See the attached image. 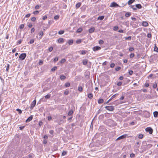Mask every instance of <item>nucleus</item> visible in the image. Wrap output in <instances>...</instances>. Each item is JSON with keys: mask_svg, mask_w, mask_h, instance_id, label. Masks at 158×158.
Segmentation results:
<instances>
[{"mask_svg": "<svg viewBox=\"0 0 158 158\" xmlns=\"http://www.w3.org/2000/svg\"><path fill=\"white\" fill-rule=\"evenodd\" d=\"M26 56V53H23L20 54L19 56V58L21 60H24Z\"/></svg>", "mask_w": 158, "mask_h": 158, "instance_id": "obj_1", "label": "nucleus"}, {"mask_svg": "<svg viewBox=\"0 0 158 158\" xmlns=\"http://www.w3.org/2000/svg\"><path fill=\"white\" fill-rule=\"evenodd\" d=\"M105 108L107 110L110 111H112L114 109V107L113 106H106L105 107Z\"/></svg>", "mask_w": 158, "mask_h": 158, "instance_id": "obj_2", "label": "nucleus"}, {"mask_svg": "<svg viewBox=\"0 0 158 158\" xmlns=\"http://www.w3.org/2000/svg\"><path fill=\"white\" fill-rule=\"evenodd\" d=\"M145 131L148 132L150 134H152L153 132L152 129L150 127H148L146 128Z\"/></svg>", "mask_w": 158, "mask_h": 158, "instance_id": "obj_3", "label": "nucleus"}, {"mask_svg": "<svg viewBox=\"0 0 158 158\" xmlns=\"http://www.w3.org/2000/svg\"><path fill=\"white\" fill-rule=\"evenodd\" d=\"M127 135L126 134L123 135L119 136L118 138H117L116 139V140H118L124 139V138H126L127 137Z\"/></svg>", "mask_w": 158, "mask_h": 158, "instance_id": "obj_4", "label": "nucleus"}, {"mask_svg": "<svg viewBox=\"0 0 158 158\" xmlns=\"http://www.w3.org/2000/svg\"><path fill=\"white\" fill-rule=\"evenodd\" d=\"M118 94H116L114 95H113L111 98L109 99L106 103V104L108 103L113 98H114L116 96L118 95Z\"/></svg>", "mask_w": 158, "mask_h": 158, "instance_id": "obj_5", "label": "nucleus"}, {"mask_svg": "<svg viewBox=\"0 0 158 158\" xmlns=\"http://www.w3.org/2000/svg\"><path fill=\"white\" fill-rule=\"evenodd\" d=\"M119 6V5L118 4L114 2L111 3L110 5V7H117Z\"/></svg>", "mask_w": 158, "mask_h": 158, "instance_id": "obj_6", "label": "nucleus"}, {"mask_svg": "<svg viewBox=\"0 0 158 158\" xmlns=\"http://www.w3.org/2000/svg\"><path fill=\"white\" fill-rule=\"evenodd\" d=\"M36 101L35 100H34L32 102L31 104V108L32 109L36 104Z\"/></svg>", "mask_w": 158, "mask_h": 158, "instance_id": "obj_7", "label": "nucleus"}, {"mask_svg": "<svg viewBox=\"0 0 158 158\" xmlns=\"http://www.w3.org/2000/svg\"><path fill=\"white\" fill-rule=\"evenodd\" d=\"M142 25L144 27H147L148 26V24L146 21H143L142 23Z\"/></svg>", "mask_w": 158, "mask_h": 158, "instance_id": "obj_8", "label": "nucleus"}, {"mask_svg": "<svg viewBox=\"0 0 158 158\" xmlns=\"http://www.w3.org/2000/svg\"><path fill=\"white\" fill-rule=\"evenodd\" d=\"M101 49V48L99 46L94 47L93 48V49L94 51H96Z\"/></svg>", "mask_w": 158, "mask_h": 158, "instance_id": "obj_9", "label": "nucleus"}, {"mask_svg": "<svg viewBox=\"0 0 158 158\" xmlns=\"http://www.w3.org/2000/svg\"><path fill=\"white\" fill-rule=\"evenodd\" d=\"M38 34L40 39H41L44 35V33L42 31H41Z\"/></svg>", "mask_w": 158, "mask_h": 158, "instance_id": "obj_10", "label": "nucleus"}, {"mask_svg": "<svg viewBox=\"0 0 158 158\" xmlns=\"http://www.w3.org/2000/svg\"><path fill=\"white\" fill-rule=\"evenodd\" d=\"M95 28L94 27H92L90 28L89 29V33H92L94 31Z\"/></svg>", "mask_w": 158, "mask_h": 158, "instance_id": "obj_11", "label": "nucleus"}, {"mask_svg": "<svg viewBox=\"0 0 158 158\" xmlns=\"http://www.w3.org/2000/svg\"><path fill=\"white\" fill-rule=\"evenodd\" d=\"M59 43L61 44L64 42V39L63 38H60L57 40Z\"/></svg>", "mask_w": 158, "mask_h": 158, "instance_id": "obj_12", "label": "nucleus"}, {"mask_svg": "<svg viewBox=\"0 0 158 158\" xmlns=\"http://www.w3.org/2000/svg\"><path fill=\"white\" fill-rule=\"evenodd\" d=\"M154 116L155 117H157L158 116V112L156 111H155L153 112Z\"/></svg>", "mask_w": 158, "mask_h": 158, "instance_id": "obj_13", "label": "nucleus"}, {"mask_svg": "<svg viewBox=\"0 0 158 158\" xmlns=\"http://www.w3.org/2000/svg\"><path fill=\"white\" fill-rule=\"evenodd\" d=\"M32 116H30L26 120V122H28L32 120Z\"/></svg>", "mask_w": 158, "mask_h": 158, "instance_id": "obj_14", "label": "nucleus"}, {"mask_svg": "<svg viewBox=\"0 0 158 158\" xmlns=\"http://www.w3.org/2000/svg\"><path fill=\"white\" fill-rule=\"evenodd\" d=\"M73 113V111L72 110H71L69 111L68 113V115L69 116H71L72 115Z\"/></svg>", "mask_w": 158, "mask_h": 158, "instance_id": "obj_15", "label": "nucleus"}, {"mask_svg": "<svg viewBox=\"0 0 158 158\" xmlns=\"http://www.w3.org/2000/svg\"><path fill=\"white\" fill-rule=\"evenodd\" d=\"M88 97L89 98L91 99L93 97V94L92 93H89L88 94Z\"/></svg>", "mask_w": 158, "mask_h": 158, "instance_id": "obj_16", "label": "nucleus"}, {"mask_svg": "<svg viewBox=\"0 0 158 158\" xmlns=\"http://www.w3.org/2000/svg\"><path fill=\"white\" fill-rule=\"evenodd\" d=\"M88 62V60H84L82 61V63L84 65H86Z\"/></svg>", "mask_w": 158, "mask_h": 158, "instance_id": "obj_17", "label": "nucleus"}, {"mask_svg": "<svg viewBox=\"0 0 158 158\" xmlns=\"http://www.w3.org/2000/svg\"><path fill=\"white\" fill-rule=\"evenodd\" d=\"M60 78L61 80H64L66 78V77L63 75L60 76Z\"/></svg>", "mask_w": 158, "mask_h": 158, "instance_id": "obj_18", "label": "nucleus"}, {"mask_svg": "<svg viewBox=\"0 0 158 158\" xmlns=\"http://www.w3.org/2000/svg\"><path fill=\"white\" fill-rule=\"evenodd\" d=\"M104 16H99L98 17V19L99 20H102L104 18Z\"/></svg>", "mask_w": 158, "mask_h": 158, "instance_id": "obj_19", "label": "nucleus"}, {"mask_svg": "<svg viewBox=\"0 0 158 158\" xmlns=\"http://www.w3.org/2000/svg\"><path fill=\"white\" fill-rule=\"evenodd\" d=\"M135 7L139 9H140L142 8V6L140 4H137L135 5Z\"/></svg>", "mask_w": 158, "mask_h": 158, "instance_id": "obj_20", "label": "nucleus"}, {"mask_svg": "<svg viewBox=\"0 0 158 158\" xmlns=\"http://www.w3.org/2000/svg\"><path fill=\"white\" fill-rule=\"evenodd\" d=\"M81 3L80 2H78L77 3L76 5V7L77 8H79L81 6Z\"/></svg>", "mask_w": 158, "mask_h": 158, "instance_id": "obj_21", "label": "nucleus"}, {"mask_svg": "<svg viewBox=\"0 0 158 158\" xmlns=\"http://www.w3.org/2000/svg\"><path fill=\"white\" fill-rule=\"evenodd\" d=\"M103 102V100L102 99H99L98 100V102L99 104H101Z\"/></svg>", "mask_w": 158, "mask_h": 158, "instance_id": "obj_22", "label": "nucleus"}, {"mask_svg": "<svg viewBox=\"0 0 158 158\" xmlns=\"http://www.w3.org/2000/svg\"><path fill=\"white\" fill-rule=\"evenodd\" d=\"M73 40H69L68 44L69 45H72L73 43Z\"/></svg>", "mask_w": 158, "mask_h": 158, "instance_id": "obj_23", "label": "nucleus"}, {"mask_svg": "<svg viewBox=\"0 0 158 158\" xmlns=\"http://www.w3.org/2000/svg\"><path fill=\"white\" fill-rule=\"evenodd\" d=\"M82 31V29L81 28H79L77 31V33H80Z\"/></svg>", "mask_w": 158, "mask_h": 158, "instance_id": "obj_24", "label": "nucleus"}, {"mask_svg": "<svg viewBox=\"0 0 158 158\" xmlns=\"http://www.w3.org/2000/svg\"><path fill=\"white\" fill-rule=\"evenodd\" d=\"M135 0H129L128 2V3L129 5H130Z\"/></svg>", "mask_w": 158, "mask_h": 158, "instance_id": "obj_25", "label": "nucleus"}, {"mask_svg": "<svg viewBox=\"0 0 158 158\" xmlns=\"http://www.w3.org/2000/svg\"><path fill=\"white\" fill-rule=\"evenodd\" d=\"M131 15V13L129 12H127L125 14V15L126 17H129Z\"/></svg>", "mask_w": 158, "mask_h": 158, "instance_id": "obj_26", "label": "nucleus"}, {"mask_svg": "<svg viewBox=\"0 0 158 158\" xmlns=\"http://www.w3.org/2000/svg\"><path fill=\"white\" fill-rule=\"evenodd\" d=\"M81 42V39L77 40L76 41V43L77 44H80Z\"/></svg>", "mask_w": 158, "mask_h": 158, "instance_id": "obj_27", "label": "nucleus"}, {"mask_svg": "<svg viewBox=\"0 0 158 158\" xmlns=\"http://www.w3.org/2000/svg\"><path fill=\"white\" fill-rule=\"evenodd\" d=\"M143 135L142 134H140L139 135V136H138V138L140 139H142L143 138Z\"/></svg>", "mask_w": 158, "mask_h": 158, "instance_id": "obj_28", "label": "nucleus"}, {"mask_svg": "<svg viewBox=\"0 0 158 158\" xmlns=\"http://www.w3.org/2000/svg\"><path fill=\"white\" fill-rule=\"evenodd\" d=\"M65 85L66 87H69L70 85V84L69 82H67L65 84Z\"/></svg>", "mask_w": 158, "mask_h": 158, "instance_id": "obj_29", "label": "nucleus"}, {"mask_svg": "<svg viewBox=\"0 0 158 158\" xmlns=\"http://www.w3.org/2000/svg\"><path fill=\"white\" fill-rule=\"evenodd\" d=\"M64 31L63 30H60L59 31L58 33L60 35H62L64 33Z\"/></svg>", "mask_w": 158, "mask_h": 158, "instance_id": "obj_30", "label": "nucleus"}, {"mask_svg": "<svg viewBox=\"0 0 158 158\" xmlns=\"http://www.w3.org/2000/svg\"><path fill=\"white\" fill-rule=\"evenodd\" d=\"M86 51L85 50H82L81 51V55H85L86 54Z\"/></svg>", "mask_w": 158, "mask_h": 158, "instance_id": "obj_31", "label": "nucleus"}, {"mask_svg": "<svg viewBox=\"0 0 158 158\" xmlns=\"http://www.w3.org/2000/svg\"><path fill=\"white\" fill-rule=\"evenodd\" d=\"M65 61H66V60L65 59H63L60 61V63L61 64H62V63H64L65 62Z\"/></svg>", "mask_w": 158, "mask_h": 158, "instance_id": "obj_32", "label": "nucleus"}, {"mask_svg": "<svg viewBox=\"0 0 158 158\" xmlns=\"http://www.w3.org/2000/svg\"><path fill=\"white\" fill-rule=\"evenodd\" d=\"M16 110L18 112V113L19 114H20L22 113V110H20V109H17Z\"/></svg>", "mask_w": 158, "mask_h": 158, "instance_id": "obj_33", "label": "nucleus"}, {"mask_svg": "<svg viewBox=\"0 0 158 158\" xmlns=\"http://www.w3.org/2000/svg\"><path fill=\"white\" fill-rule=\"evenodd\" d=\"M57 69V67L56 66H55L51 70L52 71H53L56 70Z\"/></svg>", "mask_w": 158, "mask_h": 158, "instance_id": "obj_34", "label": "nucleus"}, {"mask_svg": "<svg viewBox=\"0 0 158 158\" xmlns=\"http://www.w3.org/2000/svg\"><path fill=\"white\" fill-rule=\"evenodd\" d=\"M67 154V152L66 151H63L62 153V156H64L66 155Z\"/></svg>", "mask_w": 158, "mask_h": 158, "instance_id": "obj_35", "label": "nucleus"}, {"mask_svg": "<svg viewBox=\"0 0 158 158\" xmlns=\"http://www.w3.org/2000/svg\"><path fill=\"white\" fill-rule=\"evenodd\" d=\"M118 29V27L117 26H115L114 27L113 30L114 31H117Z\"/></svg>", "mask_w": 158, "mask_h": 158, "instance_id": "obj_36", "label": "nucleus"}, {"mask_svg": "<svg viewBox=\"0 0 158 158\" xmlns=\"http://www.w3.org/2000/svg\"><path fill=\"white\" fill-rule=\"evenodd\" d=\"M24 25L23 24H21L19 26V28L20 29H22L24 27Z\"/></svg>", "mask_w": 158, "mask_h": 158, "instance_id": "obj_37", "label": "nucleus"}, {"mask_svg": "<svg viewBox=\"0 0 158 158\" xmlns=\"http://www.w3.org/2000/svg\"><path fill=\"white\" fill-rule=\"evenodd\" d=\"M154 50V51L157 52L158 51V48L156 46H155Z\"/></svg>", "mask_w": 158, "mask_h": 158, "instance_id": "obj_38", "label": "nucleus"}, {"mask_svg": "<svg viewBox=\"0 0 158 158\" xmlns=\"http://www.w3.org/2000/svg\"><path fill=\"white\" fill-rule=\"evenodd\" d=\"M43 64V61L41 60H40L39 64L40 65H42Z\"/></svg>", "mask_w": 158, "mask_h": 158, "instance_id": "obj_39", "label": "nucleus"}, {"mask_svg": "<svg viewBox=\"0 0 158 158\" xmlns=\"http://www.w3.org/2000/svg\"><path fill=\"white\" fill-rule=\"evenodd\" d=\"M121 69V68L120 67H118L117 68H116L115 69V70L116 71H118L120 70Z\"/></svg>", "mask_w": 158, "mask_h": 158, "instance_id": "obj_40", "label": "nucleus"}, {"mask_svg": "<svg viewBox=\"0 0 158 158\" xmlns=\"http://www.w3.org/2000/svg\"><path fill=\"white\" fill-rule=\"evenodd\" d=\"M58 57H55L54 59V60H53V61L54 62H56L57 61H58Z\"/></svg>", "mask_w": 158, "mask_h": 158, "instance_id": "obj_41", "label": "nucleus"}, {"mask_svg": "<svg viewBox=\"0 0 158 158\" xmlns=\"http://www.w3.org/2000/svg\"><path fill=\"white\" fill-rule=\"evenodd\" d=\"M78 90L79 91L81 92L82 90V88L81 86L78 87Z\"/></svg>", "mask_w": 158, "mask_h": 158, "instance_id": "obj_42", "label": "nucleus"}, {"mask_svg": "<svg viewBox=\"0 0 158 158\" xmlns=\"http://www.w3.org/2000/svg\"><path fill=\"white\" fill-rule=\"evenodd\" d=\"M53 49V48L52 47H50L48 48V51L51 52Z\"/></svg>", "mask_w": 158, "mask_h": 158, "instance_id": "obj_43", "label": "nucleus"}, {"mask_svg": "<svg viewBox=\"0 0 158 158\" xmlns=\"http://www.w3.org/2000/svg\"><path fill=\"white\" fill-rule=\"evenodd\" d=\"M130 156L131 158L134 157L135 156V154L134 153H131L130 155Z\"/></svg>", "mask_w": 158, "mask_h": 158, "instance_id": "obj_44", "label": "nucleus"}, {"mask_svg": "<svg viewBox=\"0 0 158 158\" xmlns=\"http://www.w3.org/2000/svg\"><path fill=\"white\" fill-rule=\"evenodd\" d=\"M115 66V64L114 63H112L110 65V67L111 68H114Z\"/></svg>", "mask_w": 158, "mask_h": 158, "instance_id": "obj_45", "label": "nucleus"}, {"mask_svg": "<svg viewBox=\"0 0 158 158\" xmlns=\"http://www.w3.org/2000/svg\"><path fill=\"white\" fill-rule=\"evenodd\" d=\"M135 55L134 53H131L130 55V57L131 58H132Z\"/></svg>", "mask_w": 158, "mask_h": 158, "instance_id": "obj_46", "label": "nucleus"}, {"mask_svg": "<svg viewBox=\"0 0 158 158\" xmlns=\"http://www.w3.org/2000/svg\"><path fill=\"white\" fill-rule=\"evenodd\" d=\"M131 36H129L126 37L125 38V39L126 40H131Z\"/></svg>", "mask_w": 158, "mask_h": 158, "instance_id": "obj_47", "label": "nucleus"}, {"mask_svg": "<svg viewBox=\"0 0 158 158\" xmlns=\"http://www.w3.org/2000/svg\"><path fill=\"white\" fill-rule=\"evenodd\" d=\"M157 87V84L156 83H155V84H153V87L154 88H156Z\"/></svg>", "mask_w": 158, "mask_h": 158, "instance_id": "obj_48", "label": "nucleus"}, {"mask_svg": "<svg viewBox=\"0 0 158 158\" xmlns=\"http://www.w3.org/2000/svg\"><path fill=\"white\" fill-rule=\"evenodd\" d=\"M39 13V12L38 11L36 10L35 11L33 12V14L35 15H37Z\"/></svg>", "mask_w": 158, "mask_h": 158, "instance_id": "obj_49", "label": "nucleus"}, {"mask_svg": "<svg viewBox=\"0 0 158 158\" xmlns=\"http://www.w3.org/2000/svg\"><path fill=\"white\" fill-rule=\"evenodd\" d=\"M131 7L134 10H136V7H135V6H131Z\"/></svg>", "mask_w": 158, "mask_h": 158, "instance_id": "obj_50", "label": "nucleus"}, {"mask_svg": "<svg viewBox=\"0 0 158 158\" xmlns=\"http://www.w3.org/2000/svg\"><path fill=\"white\" fill-rule=\"evenodd\" d=\"M9 67L10 65L9 64H7V66H6V70L7 71H8V70L9 69Z\"/></svg>", "mask_w": 158, "mask_h": 158, "instance_id": "obj_51", "label": "nucleus"}, {"mask_svg": "<svg viewBox=\"0 0 158 158\" xmlns=\"http://www.w3.org/2000/svg\"><path fill=\"white\" fill-rule=\"evenodd\" d=\"M122 84V83L121 82H118L117 84V85L118 86H120Z\"/></svg>", "mask_w": 158, "mask_h": 158, "instance_id": "obj_52", "label": "nucleus"}, {"mask_svg": "<svg viewBox=\"0 0 158 158\" xmlns=\"http://www.w3.org/2000/svg\"><path fill=\"white\" fill-rule=\"evenodd\" d=\"M69 91L68 90H66L64 92V94L65 95H67L69 94Z\"/></svg>", "mask_w": 158, "mask_h": 158, "instance_id": "obj_53", "label": "nucleus"}, {"mask_svg": "<svg viewBox=\"0 0 158 158\" xmlns=\"http://www.w3.org/2000/svg\"><path fill=\"white\" fill-rule=\"evenodd\" d=\"M104 43L103 41L102 40H100L99 41V43L100 44H102Z\"/></svg>", "mask_w": 158, "mask_h": 158, "instance_id": "obj_54", "label": "nucleus"}, {"mask_svg": "<svg viewBox=\"0 0 158 158\" xmlns=\"http://www.w3.org/2000/svg\"><path fill=\"white\" fill-rule=\"evenodd\" d=\"M147 37L149 38H151V36H152V35L150 33H148L147 34Z\"/></svg>", "mask_w": 158, "mask_h": 158, "instance_id": "obj_55", "label": "nucleus"}, {"mask_svg": "<svg viewBox=\"0 0 158 158\" xmlns=\"http://www.w3.org/2000/svg\"><path fill=\"white\" fill-rule=\"evenodd\" d=\"M128 73L130 75H131L133 73V71L132 70H130L129 71Z\"/></svg>", "mask_w": 158, "mask_h": 158, "instance_id": "obj_56", "label": "nucleus"}, {"mask_svg": "<svg viewBox=\"0 0 158 158\" xmlns=\"http://www.w3.org/2000/svg\"><path fill=\"white\" fill-rule=\"evenodd\" d=\"M59 18V16L57 15H56L54 17V19L55 20H56L57 19Z\"/></svg>", "mask_w": 158, "mask_h": 158, "instance_id": "obj_57", "label": "nucleus"}, {"mask_svg": "<svg viewBox=\"0 0 158 158\" xmlns=\"http://www.w3.org/2000/svg\"><path fill=\"white\" fill-rule=\"evenodd\" d=\"M134 50V48L133 47L130 48L129 49V51H132Z\"/></svg>", "mask_w": 158, "mask_h": 158, "instance_id": "obj_58", "label": "nucleus"}, {"mask_svg": "<svg viewBox=\"0 0 158 158\" xmlns=\"http://www.w3.org/2000/svg\"><path fill=\"white\" fill-rule=\"evenodd\" d=\"M48 120H50L52 119V117L51 116H48Z\"/></svg>", "mask_w": 158, "mask_h": 158, "instance_id": "obj_59", "label": "nucleus"}, {"mask_svg": "<svg viewBox=\"0 0 158 158\" xmlns=\"http://www.w3.org/2000/svg\"><path fill=\"white\" fill-rule=\"evenodd\" d=\"M36 20V18L35 17H33L31 19V20L32 21H34Z\"/></svg>", "mask_w": 158, "mask_h": 158, "instance_id": "obj_60", "label": "nucleus"}, {"mask_svg": "<svg viewBox=\"0 0 158 158\" xmlns=\"http://www.w3.org/2000/svg\"><path fill=\"white\" fill-rule=\"evenodd\" d=\"M50 97V96L49 95H47L45 96V98L46 99H48Z\"/></svg>", "mask_w": 158, "mask_h": 158, "instance_id": "obj_61", "label": "nucleus"}, {"mask_svg": "<svg viewBox=\"0 0 158 158\" xmlns=\"http://www.w3.org/2000/svg\"><path fill=\"white\" fill-rule=\"evenodd\" d=\"M34 42V40L33 39L31 40L30 41V43L31 44H32Z\"/></svg>", "mask_w": 158, "mask_h": 158, "instance_id": "obj_62", "label": "nucleus"}, {"mask_svg": "<svg viewBox=\"0 0 158 158\" xmlns=\"http://www.w3.org/2000/svg\"><path fill=\"white\" fill-rule=\"evenodd\" d=\"M35 8L36 9H38L40 8V6L38 5H36Z\"/></svg>", "mask_w": 158, "mask_h": 158, "instance_id": "obj_63", "label": "nucleus"}, {"mask_svg": "<svg viewBox=\"0 0 158 158\" xmlns=\"http://www.w3.org/2000/svg\"><path fill=\"white\" fill-rule=\"evenodd\" d=\"M30 15H31V14H28L25 15V17H26V18H28L29 17H30Z\"/></svg>", "mask_w": 158, "mask_h": 158, "instance_id": "obj_64", "label": "nucleus"}]
</instances>
